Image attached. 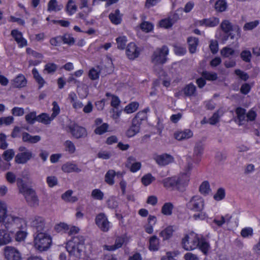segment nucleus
I'll return each instance as SVG.
<instances>
[{"label":"nucleus","instance_id":"obj_61","mask_svg":"<svg viewBox=\"0 0 260 260\" xmlns=\"http://www.w3.org/2000/svg\"><path fill=\"white\" fill-rule=\"evenodd\" d=\"M91 196L96 200H102L104 197V193L99 189H94L92 191Z\"/></svg>","mask_w":260,"mask_h":260},{"label":"nucleus","instance_id":"obj_57","mask_svg":"<svg viewBox=\"0 0 260 260\" xmlns=\"http://www.w3.org/2000/svg\"><path fill=\"white\" fill-rule=\"evenodd\" d=\"M55 230L57 232H66L69 230V225L64 222H60L56 224L54 227Z\"/></svg>","mask_w":260,"mask_h":260},{"label":"nucleus","instance_id":"obj_7","mask_svg":"<svg viewBox=\"0 0 260 260\" xmlns=\"http://www.w3.org/2000/svg\"><path fill=\"white\" fill-rule=\"evenodd\" d=\"M168 53L169 49L166 46L157 48L151 56L152 62L155 65L165 63L167 60Z\"/></svg>","mask_w":260,"mask_h":260},{"label":"nucleus","instance_id":"obj_4","mask_svg":"<svg viewBox=\"0 0 260 260\" xmlns=\"http://www.w3.org/2000/svg\"><path fill=\"white\" fill-rule=\"evenodd\" d=\"M186 208L193 212L192 218L195 220H203L206 217V214L203 212L205 208L204 199L199 196L192 197L186 204Z\"/></svg>","mask_w":260,"mask_h":260},{"label":"nucleus","instance_id":"obj_51","mask_svg":"<svg viewBox=\"0 0 260 260\" xmlns=\"http://www.w3.org/2000/svg\"><path fill=\"white\" fill-rule=\"evenodd\" d=\"M202 77L206 80L210 81L216 80L217 78V75L215 73H211L207 71H204L202 73Z\"/></svg>","mask_w":260,"mask_h":260},{"label":"nucleus","instance_id":"obj_31","mask_svg":"<svg viewBox=\"0 0 260 260\" xmlns=\"http://www.w3.org/2000/svg\"><path fill=\"white\" fill-rule=\"evenodd\" d=\"M235 112L237 114V118L240 122L239 124H242L246 121V110L244 108L238 107L236 109Z\"/></svg>","mask_w":260,"mask_h":260},{"label":"nucleus","instance_id":"obj_28","mask_svg":"<svg viewBox=\"0 0 260 260\" xmlns=\"http://www.w3.org/2000/svg\"><path fill=\"white\" fill-rule=\"evenodd\" d=\"M63 6L62 4H58L57 0H50L47 5V10L49 12H57L60 11Z\"/></svg>","mask_w":260,"mask_h":260},{"label":"nucleus","instance_id":"obj_41","mask_svg":"<svg viewBox=\"0 0 260 260\" xmlns=\"http://www.w3.org/2000/svg\"><path fill=\"white\" fill-rule=\"evenodd\" d=\"M220 54L224 57H230L235 55V51L233 48L226 46L221 50Z\"/></svg>","mask_w":260,"mask_h":260},{"label":"nucleus","instance_id":"obj_56","mask_svg":"<svg viewBox=\"0 0 260 260\" xmlns=\"http://www.w3.org/2000/svg\"><path fill=\"white\" fill-rule=\"evenodd\" d=\"M258 20L246 23L243 26V29L245 31L251 30L255 28L259 24Z\"/></svg>","mask_w":260,"mask_h":260},{"label":"nucleus","instance_id":"obj_34","mask_svg":"<svg viewBox=\"0 0 260 260\" xmlns=\"http://www.w3.org/2000/svg\"><path fill=\"white\" fill-rule=\"evenodd\" d=\"M228 5L225 0H218L215 4L214 8L219 12H222L226 10Z\"/></svg>","mask_w":260,"mask_h":260},{"label":"nucleus","instance_id":"obj_62","mask_svg":"<svg viewBox=\"0 0 260 260\" xmlns=\"http://www.w3.org/2000/svg\"><path fill=\"white\" fill-rule=\"evenodd\" d=\"M6 179L10 184H13L17 180L16 175L12 172H8L6 173Z\"/></svg>","mask_w":260,"mask_h":260},{"label":"nucleus","instance_id":"obj_12","mask_svg":"<svg viewBox=\"0 0 260 260\" xmlns=\"http://www.w3.org/2000/svg\"><path fill=\"white\" fill-rule=\"evenodd\" d=\"M6 224H15L18 229H23L26 227V222L24 219L12 214H8L5 221Z\"/></svg>","mask_w":260,"mask_h":260},{"label":"nucleus","instance_id":"obj_54","mask_svg":"<svg viewBox=\"0 0 260 260\" xmlns=\"http://www.w3.org/2000/svg\"><path fill=\"white\" fill-rule=\"evenodd\" d=\"M63 43L69 45H72L75 43V39L70 34H65L60 37Z\"/></svg>","mask_w":260,"mask_h":260},{"label":"nucleus","instance_id":"obj_9","mask_svg":"<svg viewBox=\"0 0 260 260\" xmlns=\"http://www.w3.org/2000/svg\"><path fill=\"white\" fill-rule=\"evenodd\" d=\"M95 223L99 229L103 232H108L111 228L110 222L104 213L98 214L95 218Z\"/></svg>","mask_w":260,"mask_h":260},{"label":"nucleus","instance_id":"obj_15","mask_svg":"<svg viewBox=\"0 0 260 260\" xmlns=\"http://www.w3.org/2000/svg\"><path fill=\"white\" fill-rule=\"evenodd\" d=\"M154 159L159 166H166L174 161L173 156L166 153L156 156Z\"/></svg>","mask_w":260,"mask_h":260},{"label":"nucleus","instance_id":"obj_36","mask_svg":"<svg viewBox=\"0 0 260 260\" xmlns=\"http://www.w3.org/2000/svg\"><path fill=\"white\" fill-rule=\"evenodd\" d=\"M220 27L225 34H228L233 30L232 24L227 20H223L220 24Z\"/></svg>","mask_w":260,"mask_h":260},{"label":"nucleus","instance_id":"obj_44","mask_svg":"<svg viewBox=\"0 0 260 260\" xmlns=\"http://www.w3.org/2000/svg\"><path fill=\"white\" fill-rule=\"evenodd\" d=\"M72 190H67L66 192L62 194L61 198L63 200L66 201L70 202H75L77 200V198L76 197H72Z\"/></svg>","mask_w":260,"mask_h":260},{"label":"nucleus","instance_id":"obj_40","mask_svg":"<svg viewBox=\"0 0 260 260\" xmlns=\"http://www.w3.org/2000/svg\"><path fill=\"white\" fill-rule=\"evenodd\" d=\"M173 205L171 203H166L161 208V212L165 215H171L172 213Z\"/></svg>","mask_w":260,"mask_h":260},{"label":"nucleus","instance_id":"obj_27","mask_svg":"<svg viewBox=\"0 0 260 260\" xmlns=\"http://www.w3.org/2000/svg\"><path fill=\"white\" fill-rule=\"evenodd\" d=\"M11 241L9 233L5 230L0 229V246L6 245Z\"/></svg>","mask_w":260,"mask_h":260},{"label":"nucleus","instance_id":"obj_63","mask_svg":"<svg viewBox=\"0 0 260 260\" xmlns=\"http://www.w3.org/2000/svg\"><path fill=\"white\" fill-rule=\"evenodd\" d=\"M174 23V21L172 22V20L169 18L161 20L159 22V25L160 27L168 28L171 27Z\"/></svg>","mask_w":260,"mask_h":260},{"label":"nucleus","instance_id":"obj_59","mask_svg":"<svg viewBox=\"0 0 260 260\" xmlns=\"http://www.w3.org/2000/svg\"><path fill=\"white\" fill-rule=\"evenodd\" d=\"M240 234L241 236L245 238L252 236L253 234V229L250 227L245 228L241 230Z\"/></svg>","mask_w":260,"mask_h":260},{"label":"nucleus","instance_id":"obj_37","mask_svg":"<svg viewBox=\"0 0 260 260\" xmlns=\"http://www.w3.org/2000/svg\"><path fill=\"white\" fill-rule=\"evenodd\" d=\"M116 175V172L113 170H109L106 174L105 177V182L110 185L114 183V178Z\"/></svg>","mask_w":260,"mask_h":260},{"label":"nucleus","instance_id":"obj_29","mask_svg":"<svg viewBox=\"0 0 260 260\" xmlns=\"http://www.w3.org/2000/svg\"><path fill=\"white\" fill-rule=\"evenodd\" d=\"M159 246V239L156 236L151 237L149 240V249L151 251H157Z\"/></svg>","mask_w":260,"mask_h":260},{"label":"nucleus","instance_id":"obj_25","mask_svg":"<svg viewBox=\"0 0 260 260\" xmlns=\"http://www.w3.org/2000/svg\"><path fill=\"white\" fill-rule=\"evenodd\" d=\"M7 205L3 201H0V223H5L8 214Z\"/></svg>","mask_w":260,"mask_h":260},{"label":"nucleus","instance_id":"obj_3","mask_svg":"<svg viewBox=\"0 0 260 260\" xmlns=\"http://www.w3.org/2000/svg\"><path fill=\"white\" fill-rule=\"evenodd\" d=\"M66 248L69 254L78 260L82 258L85 253V238L82 236H73L66 244Z\"/></svg>","mask_w":260,"mask_h":260},{"label":"nucleus","instance_id":"obj_22","mask_svg":"<svg viewBox=\"0 0 260 260\" xmlns=\"http://www.w3.org/2000/svg\"><path fill=\"white\" fill-rule=\"evenodd\" d=\"M149 111L148 108H147L139 112L135 117L133 118V120L137 122L138 124L141 125L142 122L146 120L147 118V112Z\"/></svg>","mask_w":260,"mask_h":260},{"label":"nucleus","instance_id":"obj_52","mask_svg":"<svg viewBox=\"0 0 260 260\" xmlns=\"http://www.w3.org/2000/svg\"><path fill=\"white\" fill-rule=\"evenodd\" d=\"M66 150L70 154H73L75 152L76 148L74 143L70 140H67L64 143Z\"/></svg>","mask_w":260,"mask_h":260},{"label":"nucleus","instance_id":"obj_58","mask_svg":"<svg viewBox=\"0 0 260 260\" xmlns=\"http://www.w3.org/2000/svg\"><path fill=\"white\" fill-rule=\"evenodd\" d=\"M109 125L107 123H104L101 125L98 126L94 129V133L96 134L102 135L107 131Z\"/></svg>","mask_w":260,"mask_h":260},{"label":"nucleus","instance_id":"obj_1","mask_svg":"<svg viewBox=\"0 0 260 260\" xmlns=\"http://www.w3.org/2000/svg\"><path fill=\"white\" fill-rule=\"evenodd\" d=\"M189 181V175L183 173L178 176L166 178L162 179L160 183L166 189L171 191L177 190L183 192L188 185Z\"/></svg>","mask_w":260,"mask_h":260},{"label":"nucleus","instance_id":"obj_20","mask_svg":"<svg viewBox=\"0 0 260 260\" xmlns=\"http://www.w3.org/2000/svg\"><path fill=\"white\" fill-rule=\"evenodd\" d=\"M125 241V238L123 237H118L116 238L115 244L112 245H104L105 249L109 251H114L120 248Z\"/></svg>","mask_w":260,"mask_h":260},{"label":"nucleus","instance_id":"obj_47","mask_svg":"<svg viewBox=\"0 0 260 260\" xmlns=\"http://www.w3.org/2000/svg\"><path fill=\"white\" fill-rule=\"evenodd\" d=\"M57 69V66L53 63H48L45 66L43 72H47L48 74H53Z\"/></svg>","mask_w":260,"mask_h":260},{"label":"nucleus","instance_id":"obj_6","mask_svg":"<svg viewBox=\"0 0 260 260\" xmlns=\"http://www.w3.org/2000/svg\"><path fill=\"white\" fill-rule=\"evenodd\" d=\"M34 246L40 251L47 250L50 246L52 239L49 235L43 232L36 234L34 238Z\"/></svg>","mask_w":260,"mask_h":260},{"label":"nucleus","instance_id":"obj_13","mask_svg":"<svg viewBox=\"0 0 260 260\" xmlns=\"http://www.w3.org/2000/svg\"><path fill=\"white\" fill-rule=\"evenodd\" d=\"M140 53V48L135 43H130L128 44L126 49V54L129 59L133 60L137 58Z\"/></svg>","mask_w":260,"mask_h":260},{"label":"nucleus","instance_id":"obj_30","mask_svg":"<svg viewBox=\"0 0 260 260\" xmlns=\"http://www.w3.org/2000/svg\"><path fill=\"white\" fill-rule=\"evenodd\" d=\"M204 149V144L200 141L197 142L193 148V156L197 157L201 156L203 153Z\"/></svg>","mask_w":260,"mask_h":260},{"label":"nucleus","instance_id":"obj_42","mask_svg":"<svg viewBox=\"0 0 260 260\" xmlns=\"http://www.w3.org/2000/svg\"><path fill=\"white\" fill-rule=\"evenodd\" d=\"M173 229L172 226H168L160 233V236L163 240L169 239L172 235Z\"/></svg>","mask_w":260,"mask_h":260},{"label":"nucleus","instance_id":"obj_24","mask_svg":"<svg viewBox=\"0 0 260 260\" xmlns=\"http://www.w3.org/2000/svg\"><path fill=\"white\" fill-rule=\"evenodd\" d=\"M26 82L24 76L19 74L13 80V85L14 87L21 88L26 85Z\"/></svg>","mask_w":260,"mask_h":260},{"label":"nucleus","instance_id":"obj_23","mask_svg":"<svg viewBox=\"0 0 260 260\" xmlns=\"http://www.w3.org/2000/svg\"><path fill=\"white\" fill-rule=\"evenodd\" d=\"M22 141L29 143H36L40 141L41 137L39 136H31L26 132H24L22 135Z\"/></svg>","mask_w":260,"mask_h":260},{"label":"nucleus","instance_id":"obj_35","mask_svg":"<svg viewBox=\"0 0 260 260\" xmlns=\"http://www.w3.org/2000/svg\"><path fill=\"white\" fill-rule=\"evenodd\" d=\"M66 10L70 15H73L76 12L77 7L73 0H69L68 2L66 7Z\"/></svg>","mask_w":260,"mask_h":260},{"label":"nucleus","instance_id":"obj_10","mask_svg":"<svg viewBox=\"0 0 260 260\" xmlns=\"http://www.w3.org/2000/svg\"><path fill=\"white\" fill-rule=\"evenodd\" d=\"M5 258L7 260H20L21 253L16 248L7 246L4 249Z\"/></svg>","mask_w":260,"mask_h":260},{"label":"nucleus","instance_id":"obj_21","mask_svg":"<svg viewBox=\"0 0 260 260\" xmlns=\"http://www.w3.org/2000/svg\"><path fill=\"white\" fill-rule=\"evenodd\" d=\"M141 125L132 120L131 126L126 132V135L128 137H132L139 133L140 130Z\"/></svg>","mask_w":260,"mask_h":260},{"label":"nucleus","instance_id":"obj_39","mask_svg":"<svg viewBox=\"0 0 260 260\" xmlns=\"http://www.w3.org/2000/svg\"><path fill=\"white\" fill-rule=\"evenodd\" d=\"M32 74L36 81L40 85L39 88H40L43 87V86L45 83V81L36 68H34L32 69Z\"/></svg>","mask_w":260,"mask_h":260},{"label":"nucleus","instance_id":"obj_48","mask_svg":"<svg viewBox=\"0 0 260 260\" xmlns=\"http://www.w3.org/2000/svg\"><path fill=\"white\" fill-rule=\"evenodd\" d=\"M240 57L246 62H250L252 58V54L248 50H243L240 53Z\"/></svg>","mask_w":260,"mask_h":260},{"label":"nucleus","instance_id":"obj_45","mask_svg":"<svg viewBox=\"0 0 260 260\" xmlns=\"http://www.w3.org/2000/svg\"><path fill=\"white\" fill-rule=\"evenodd\" d=\"M15 151L12 149H8L4 152L2 157L6 161H10L14 157Z\"/></svg>","mask_w":260,"mask_h":260},{"label":"nucleus","instance_id":"obj_50","mask_svg":"<svg viewBox=\"0 0 260 260\" xmlns=\"http://www.w3.org/2000/svg\"><path fill=\"white\" fill-rule=\"evenodd\" d=\"M25 118L28 123L32 124L37 121L38 116L36 115V112L34 111L26 114Z\"/></svg>","mask_w":260,"mask_h":260},{"label":"nucleus","instance_id":"obj_2","mask_svg":"<svg viewBox=\"0 0 260 260\" xmlns=\"http://www.w3.org/2000/svg\"><path fill=\"white\" fill-rule=\"evenodd\" d=\"M182 245L186 250H191L197 247L206 254L210 248L209 244L203 238H200L197 234L192 233L186 235L182 240Z\"/></svg>","mask_w":260,"mask_h":260},{"label":"nucleus","instance_id":"obj_26","mask_svg":"<svg viewBox=\"0 0 260 260\" xmlns=\"http://www.w3.org/2000/svg\"><path fill=\"white\" fill-rule=\"evenodd\" d=\"M62 170L66 173L77 172L79 173L81 170L78 168L76 164L71 162H67L64 164L61 167Z\"/></svg>","mask_w":260,"mask_h":260},{"label":"nucleus","instance_id":"obj_46","mask_svg":"<svg viewBox=\"0 0 260 260\" xmlns=\"http://www.w3.org/2000/svg\"><path fill=\"white\" fill-rule=\"evenodd\" d=\"M139 107V103L132 102L127 105L124 108V111L126 113H132L136 111Z\"/></svg>","mask_w":260,"mask_h":260},{"label":"nucleus","instance_id":"obj_60","mask_svg":"<svg viewBox=\"0 0 260 260\" xmlns=\"http://www.w3.org/2000/svg\"><path fill=\"white\" fill-rule=\"evenodd\" d=\"M225 197V190L222 188H219L214 196V199L216 201H220Z\"/></svg>","mask_w":260,"mask_h":260},{"label":"nucleus","instance_id":"obj_55","mask_svg":"<svg viewBox=\"0 0 260 260\" xmlns=\"http://www.w3.org/2000/svg\"><path fill=\"white\" fill-rule=\"evenodd\" d=\"M154 180V177H153L151 174H147L142 178L141 181L144 185L147 186L151 183Z\"/></svg>","mask_w":260,"mask_h":260},{"label":"nucleus","instance_id":"obj_33","mask_svg":"<svg viewBox=\"0 0 260 260\" xmlns=\"http://www.w3.org/2000/svg\"><path fill=\"white\" fill-rule=\"evenodd\" d=\"M53 119L51 116H49L48 114L43 113L38 116L37 121L44 124H49Z\"/></svg>","mask_w":260,"mask_h":260},{"label":"nucleus","instance_id":"obj_17","mask_svg":"<svg viewBox=\"0 0 260 260\" xmlns=\"http://www.w3.org/2000/svg\"><path fill=\"white\" fill-rule=\"evenodd\" d=\"M219 20L218 18L211 17L208 19H204L198 20L196 24L199 26H205L206 27H214L219 24Z\"/></svg>","mask_w":260,"mask_h":260},{"label":"nucleus","instance_id":"obj_32","mask_svg":"<svg viewBox=\"0 0 260 260\" xmlns=\"http://www.w3.org/2000/svg\"><path fill=\"white\" fill-rule=\"evenodd\" d=\"M111 21L115 24H120L121 22V16L118 9H116L114 13H110L109 16Z\"/></svg>","mask_w":260,"mask_h":260},{"label":"nucleus","instance_id":"obj_8","mask_svg":"<svg viewBox=\"0 0 260 260\" xmlns=\"http://www.w3.org/2000/svg\"><path fill=\"white\" fill-rule=\"evenodd\" d=\"M18 150L19 152L15 157V161L18 164H26L34 156L32 152L24 146L19 147Z\"/></svg>","mask_w":260,"mask_h":260},{"label":"nucleus","instance_id":"obj_49","mask_svg":"<svg viewBox=\"0 0 260 260\" xmlns=\"http://www.w3.org/2000/svg\"><path fill=\"white\" fill-rule=\"evenodd\" d=\"M196 90V87L193 84H189L187 85L184 89V93L186 95L191 96L193 95Z\"/></svg>","mask_w":260,"mask_h":260},{"label":"nucleus","instance_id":"obj_11","mask_svg":"<svg viewBox=\"0 0 260 260\" xmlns=\"http://www.w3.org/2000/svg\"><path fill=\"white\" fill-rule=\"evenodd\" d=\"M69 129L72 136L76 139L84 138L87 135L86 129L77 124L70 125Z\"/></svg>","mask_w":260,"mask_h":260},{"label":"nucleus","instance_id":"obj_19","mask_svg":"<svg viewBox=\"0 0 260 260\" xmlns=\"http://www.w3.org/2000/svg\"><path fill=\"white\" fill-rule=\"evenodd\" d=\"M192 136L193 133L189 129H186L183 131L177 132L174 134L175 138L178 141L188 139L191 138Z\"/></svg>","mask_w":260,"mask_h":260},{"label":"nucleus","instance_id":"obj_38","mask_svg":"<svg viewBox=\"0 0 260 260\" xmlns=\"http://www.w3.org/2000/svg\"><path fill=\"white\" fill-rule=\"evenodd\" d=\"M187 42L190 52L191 53H194L198 45V40L196 38L190 37L188 38Z\"/></svg>","mask_w":260,"mask_h":260},{"label":"nucleus","instance_id":"obj_43","mask_svg":"<svg viewBox=\"0 0 260 260\" xmlns=\"http://www.w3.org/2000/svg\"><path fill=\"white\" fill-rule=\"evenodd\" d=\"M199 190L201 194L205 196L209 194L211 191L209 182L207 181L202 182L200 186Z\"/></svg>","mask_w":260,"mask_h":260},{"label":"nucleus","instance_id":"obj_5","mask_svg":"<svg viewBox=\"0 0 260 260\" xmlns=\"http://www.w3.org/2000/svg\"><path fill=\"white\" fill-rule=\"evenodd\" d=\"M17 185L20 193L24 196L26 202L32 207L39 205V200L35 190L28 187L21 178H18Z\"/></svg>","mask_w":260,"mask_h":260},{"label":"nucleus","instance_id":"obj_14","mask_svg":"<svg viewBox=\"0 0 260 260\" xmlns=\"http://www.w3.org/2000/svg\"><path fill=\"white\" fill-rule=\"evenodd\" d=\"M30 225L36 230L38 233L42 232L45 228V220L42 217L38 216H35L34 218H32Z\"/></svg>","mask_w":260,"mask_h":260},{"label":"nucleus","instance_id":"obj_53","mask_svg":"<svg viewBox=\"0 0 260 260\" xmlns=\"http://www.w3.org/2000/svg\"><path fill=\"white\" fill-rule=\"evenodd\" d=\"M117 48L119 49L123 50L125 48L127 43V39L125 36L119 37L116 39Z\"/></svg>","mask_w":260,"mask_h":260},{"label":"nucleus","instance_id":"obj_64","mask_svg":"<svg viewBox=\"0 0 260 260\" xmlns=\"http://www.w3.org/2000/svg\"><path fill=\"white\" fill-rule=\"evenodd\" d=\"M100 73V72L99 71L92 68L89 70L88 76L91 80H95L99 78Z\"/></svg>","mask_w":260,"mask_h":260},{"label":"nucleus","instance_id":"obj_16","mask_svg":"<svg viewBox=\"0 0 260 260\" xmlns=\"http://www.w3.org/2000/svg\"><path fill=\"white\" fill-rule=\"evenodd\" d=\"M11 35L19 47L22 48L27 46V41L23 37L22 34L20 31L17 29H13L11 31Z\"/></svg>","mask_w":260,"mask_h":260},{"label":"nucleus","instance_id":"obj_18","mask_svg":"<svg viewBox=\"0 0 260 260\" xmlns=\"http://www.w3.org/2000/svg\"><path fill=\"white\" fill-rule=\"evenodd\" d=\"M136 158L133 156H129L127 159L126 167L129 169L132 172H136L139 170L141 167V164L140 162H136Z\"/></svg>","mask_w":260,"mask_h":260}]
</instances>
